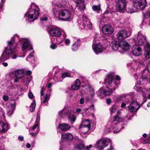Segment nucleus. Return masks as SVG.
<instances>
[{
  "label": "nucleus",
  "mask_w": 150,
  "mask_h": 150,
  "mask_svg": "<svg viewBox=\"0 0 150 150\" xmlns=\"http://www.w3.org/2000/svg\"><path fill=\"white\" fill-rule=\"evenodd\" d=\"M14 39L17 40L18 37L17 35H14L10 41L8 42V46L6 47L0 57V60L4 61L10 58L9 55L15 52V49L16 46V42H14Z\"/></svg>",
  "instance_id": "obj_1"
},
{
  "label": "nucleus",
  "mask_w": 150,
  "mask_h": 150,
  "mask_svg": "<svg viewBox=\"0 0 150 150\" xmlns=\"http://www.w3.org/2000/svg\"><path fill=\"white\" fill-rule=\"evenodd\" d=\"M120 113V111H118L117 112V115L111 119V120L112 122L111 125L112 127L111 126V128L110 129L109 127L107 126V127L109 128L107 131L108 132L111 131L112 128L114 133H117L121 129H124V127L122 126L123 124L122 122L123 119L119 115Z\"/></svg>",
  "instance_id": "obj_2"
},
{
  "label": "nucleus",
  "mask_w": 150,
  "mask_h": 150,
  "mask_svg": "<svg viewBox=\"0 0 150 150\" xmlns=\"http://www.w3.org/2000/svg\"><path fill=\"white\" fill-rule=\"evenodd\" d=\"M114 74H108L106 78L105 79L104 83L105 85L108 84L106 86L107 88L109 89L108 91H105V96L111 95L112 92L118 87V85L115 80L114 79Z\"/></svg>",
  "instance_id": "obj_3"
},
{
  "label": "nucleus",
  "mask_w": 150,
  "mask_h": 150,
  "mask_svg": "<svg viewBox=\"0 0 150 150\" xmlns=\"http://www.w3.org/2000/svg\"><path fill=\"white\" fill-rule=\"evenodd\" d=\"M40 14V9L35 3H31L28 11L25 14V17L27 18L29 21H33L38 18Z\"/></svg>",
  "instance_id": "obj_4"
},
{
  "label": "nucleus",
  "mask_w": 150,
  "mask_h": 150,
  "mask_svg": "<svg viewBox=\"0 0 150 150\" xmlns=\"http://www.w3.org/2000/svg\"><path fill=\"white\" fill-rule=\"evenodd\" d=\"M50 34L52 36L57 37V43L61 44L66 37V35L64 31L57 26H53L50 31Z\"/></svg>",
  "instance_id": "obj_5"
},
{
  "label": "nucleus",
  "mask_w": 150,
  "mask_h": 150,
  "mask_svg": "<svg viewBox=\"0 0 150 150\" xmlns=\"http://www.w3.org/2000/svg\"><path fill=\"white\" fill-rule=\"evenodd\" d=\"M17 35L18 37V40H16L14 39V42H16V46H17V43L18 41H19L21 43V42H23L22 46V50L23 51V52H25L24 51L27 49H33V48L30 41L27 38H20L19 35ZM25 52L26 53V52Z\"/></svg>",
  "instance_id": "obj_6"
},
{
  "label": "nucleus",
  "mask_w": 150,
  "mask_h": 150,
  "mask_svg": "<svg viewBox=\"0 0 150 150\" xmlns=\"http://www.w3.org/2000/svg\"><path fill=\"white\" fill-rule=\"evenodd\" d=\"M57 7H55L54 8H53L54 13L55 16H56L57 15H58L59 18L61 20L63 21L66 20L69 18L71 13L69 11L67 10H62L57 14L58 11L56 10Z\"/></svg>",
  "instance_id": "obj_7"
},
{
  "label": "nucleus",
  "mask_w": 150,
  "mask_h": 150,
  "mask_svg": "<svg viewBox=\"0 0 150 150\" xmlns=\"http://www.w3.org/2000/svg\"><path fill=\"white\" fill-rule=\"evenodd\" d=\"M98 35H97L94 38L92 46L93 49L96 54L102 52L105 49L103 46L97 40Z\"/></svg>",
  "instance_id": "obj_8"
},
{
  "label": "nucleus",
  "mask_w": 150,
  "mask_h": 150,
  "mask_svg": "<svg viewBox=\"0 0 150 150\" xmlns=\"http://www.w3.org/2000/svg\"><path fill=\"white\" fill-rule=\"evenodd\" d=\"M128 4L126 0H119L117 3L116 7L117 11L124 13L126 11V8Z\"/></svg>",
  "instance_id": "obj_9"
},
{
  "label": "nucleus",
  "mask_w": 150,
  "mask_h": 150,
  "mask_svg": "<svg viewBox=\"0 0 150 150\" xmlns=\"http://www.w3.org/2000/svg\"><path fill=\"white\" fill-rule=\"evenodd\" d=\"M122 98H125V100L123 101L125 102L127 105L129 104L132 100H136V99L134 94L132 93L126 95H123L122 96H118L117 97V98L119 100H122Z\"/></svg>",
  "instance_id": "obj_10"
},
{
  "label": "nucleus",
  "mask_w": 150,
  "mask_h": 150,
  "mask_svg": "<svg viewBox=\"0 0 150 150\" xmlns=\"http://www.w3.org/2000/svg\"><path fill=\"white\" fill-rule=\"evenodd\" d=\"M40 116L39 113H37V117L36 119V121L35 122V125L32 127H30L29 128L30 131H33L35 129H36V131L35 133L32 132L30 133V134L32 136H35L40 131V129L38 127L39 125V122L40 119Z\"/></svg>",
  "instance_id": "obj_11"
},
{
  "label": "nucleus",
  "mask_w": 150,
  "mask_h": 150,
  "mask_svg": "<svg viewBox=\"0 0 150 150\" xmlns=\"http://www.w3.org/2000/svg\"><path fill=\"white\" fill-rule=\"evenodd\" d=\"M82 19L83 22L82 25L80 24L79 25L80 28L81 29H83L88 28L89 29H91L92 27V24L85 14L82 15Z\"/></svg>",
  "instance_id": "obj_12"
},
{
  "label": "nucleus",
  "mask_w": 150,
  "mask_h": 150,
  "mask_svg": "<svg viewBox=\"0 0 150 150\" xmlns=\"http://www.w3.org/2000/svg\"><path fill=\"white\" fill-rule=\"evenodd\" d=\"M109 142L108 139H101L97 141L95 146L97 148L103 149L108 145Z\"/></svg>",
  "instance_id": "obj_13"
},
{
  "label": "nucleus",
  "mask_w": 150,
  "mask_h": 150,
  "mask_svg": "<svg viewBox=\"0 0 150 150\" xmlns=\"http://www.w3.org/2000/svg\"><path fill=\"white\" fill-rule=\"evenodd\" d=\"M143 103H142L140 105L137 102L136 100H132L128 106V110L131 112H137L138 109L143 104Z\"/></svg>",
  "instance_id": "obj_14"
},
{
  "label": "nucleus",
  "mask_w": 150,
  "mask_h": 150,
  "mask_svg": "<svg viewBox=\"0 0 150 150\" xmlns=\"http://www.w3.org/2000/svg\"><path fill=\"white\" fill-rule=\"evenodd\" d=\"M146 4V0H141L134 1L133 5L136 9H141L145 7Z\"/></svg>",
  "instance_id": "obj_15"
},
{
  "label": "nucleus",
  "mask_w": 150,
  "mask_h": 150,
  "mask_svg": "<svg viewBox=\"0 0 150 150\" xmlns=\"http://www.w3.org/2000/svg\"><path fill=\"white\" fill-rule=\"evenodd\" d=\"M130 33L122 30L119 31L117 34V37L118 40H122V39L128 37L130 35Z\"/></svg>",
  "instance_id": "obj_16"
},
{
  "label": "nucleus",
  "mask_w": 150,
  "mask_h": 150,
  "mask_svg": "<svg viewBox=\"0 0 150 150\" xmlns=\"http://www.w3.org/2000/svg\"><path fill=\"white\" fill-rule=\"evenodd\" d=\"M139 45H135L133 46L132 52L134 55L138 56L142 54V49L140 47Z\"/></svg>",
  "instance_id": "obj_17"
},
{
  "label": "nucleus",
  "mask_w": 150,
  "mask_h": 150,
  "mask_svg": "<svg viewBox=\"0 0 150 150\" xmlns=\"http://www.w3.org/2000/svg\"><path fill=\"white\" fill-rule=\"evenodd\" d=\"M134 89L137 92L140 93V94H142L144 98H145V99L143 103L146 102V98L147 96L146 94L149 91V89H143L141 88L140 87H138L137 86H135L134 87Z\"/></svg>",
  "instance_id": "obj_18"
},
{
  "label": "nucleus",
  "mask_w": 150,
  "mask_h": 150,
  "mask_svg": "<svg viewBox=\"0 0 150 150\" xmlns=\"http://www.w3.org/2000/svg\"><path fill=\"white\" fill-rule=\"evenodd\" d=\"M102 31L104 35H107L111 34L113 30L110 25H105L102 27Z\"/></svg>",
  "instance_id": "obj_19"
},
{
  "label": "nucleus",
  "mask_w": 150,
  "mask_h": 150,
  "mask_svg": "<svg viewBox=\"0 0 150 150\" xmlns=\"http://www.w3.org/2000/svg\"><path fill=\"white\" fill-rule=\"evenodd\" d=\"M44 91V89L42 87L40 91V98L41 104L47 103L49 100V97L47 94L44 95L43 93Z\"/></svg>",
  "instance_id": "obj_20"
},
{
  "label": "nucleus",
  "mask_w": 150,
  "mask_h": 150,
  "mask_svg": "<svg viewBox=\"0 0 150 150\" xmlns=\"http://www.w3.org/2000/svg\"><path fill=\"white\" fill-rule=\"evenodd\" d=\"M145 51L144 53V56L146 59L150 58V44L148 43H146L144 46Z\"/></svg>",
  "instance_id": "obj_21"
},
{
  "label": "nucleus",
  "mask_w": 150,
  "mask_h": 150,
  "mask_svg": "<svg viewBox=\"0 0 150 150\" xmlns=\"http://www.w3.org/2000/svg\"><path fill=\"white\" fill-rule=\"evenodd\" d=\"M136 39V38H135ZM136 40H137L138 42V45H142L144 42L146 41V39L144 36L142 35L141 33L139 32L137 36Z\"/></svg>",
  "instance_id": "obj_22"
},
{
  "label": "nucleus",
  "mask_w": 150,
  "mask_h": 150,
  "mask_svg": "<svg viewBox=\"0 0 150 150\" xmlns=\"http://www.w3.org/2000/svg\"><path fill=\"white\" fill-rule=\"evenodd\" d=\"M142 66H143V64L139 61H134L131 64L132 68L134 71H136Z\"/></svg>",
  "instance_id": "obj_23"
},
{
  "label": "nucleus",
  "mask_w": 150,
  "mask_h": 150,
  "mask_svg": "<svg viewBox=\"0 0 150 150\" xmlns=\"http://www.w3.org/2000/svg\"><path fill=\"white\" fill-rule=\"evenodd\" d=\"M61 137L62 139L69 141L72 140L73 138V136L70 133H64L62 134Z\"/></svg>",
  "instance_id": "obj_24"
},
{
  "label": "nucleus",
  "mask_w": 150,
  "mask_h": 150,
  "mask_svg": "<svg viewBox=\"0 0 150 150\" xmlns=\"http://www.w3.org/2000/svg\"><path fill=\"white\" fill-rule=\"evenodd\" d=\"M120 47L125 51L128 50L130 48L129 44L125 40L120 42Z\"/></svg>",
  "instance_id": "obj_25"
},
{
  "label": "nucleus",
  "mask_w": 150,
  "mask_h": 150,
  "mask_svg": "<svg viewBox=\"0 0 150 150\" xmlns=\"http://www.w3.org/2000/svg\"><path fill=\"white\" fill-rule=\"evenodd\" d=\"M8 129V124L0 121V132H6Z\"/></svg>",
  "instance_id": "obj_26"
},
{
  "label": "nucleus",
  "mask_w": 150,
  "mask_h": 150,
  "mask_svg": "<svg viewBox=\"0 0 150 150\" xmlns=\"http://www.w3.org/2000/svg\"><path fill=\"white\" fill-rule=\"evenodd\" d=\"M58 128L62 131H66L70 128L71 126L69 124L62 123L59 125Z\"/></svg>",
  "instance_id": "obj_27"
},
{
  "label": "nucleus",
  "mask_w": 150,
  "mask_h": 150,
  "mask_svg": "<svg viewBox=\"0 0 150 150\" xmlns=\"http://www.w3.org/2000/svg\"><path fill=\"white\" fill-rule=\"evenodd\" d=\"M111 46L112 49L115 51L118 50L120 51L119 49L120 47V42L117 41H114L111 44Z\"/></svg>",
  "instance_id": "obj_28"
},
{
  "label": "nucleus",
  "mask_w": 150,
  "mask_h": 150,
  "mask_svg": "<svg viewBox=\"0 0 150 150\" xmlns=\"http://www.w3.org/2000/svg\"><path fill=\"white\" fill-rule=\"evenodd\" d=\"M67 116L68 117V119L71 123H73L76 121V117L75 115L72 113L71 111H69L67 112Z\"/></svg>",
  "instance_id": "obj_29"
},
{
  "label": "nucleus",
  "mask_w": 150,
  "mask_h": 150,
  "mask_svg": "<svg viewBox=\"0 0 150 150\" xmlns=\"http://www.w3.org/2000/svg\"><path fill=\"white\" fill-rule=\"evenodd\" d=\"M16 105L15 104L13 103L7 109V114L8 115L10 116L12 115L13 112L15 109Z\"/></svg>",
  "instance_id": "obj_30"
},
{
  "label": "nucleus",
  "mask_w": 150,
  "mask_h": 150,
  "mask_svg": "<svg viewBox=\"0 0 150 150\" xmlns=\"http://www.w3.org/2000/svg\"><path fill=\"white\" fill-rule=\"evenodd\" d=\"M18 48L17 46H16V47L15 48V52H14L13 53H12L11 54V59H15L17 58V57H24L25 56L26 54L25 52H23V54L24 55H23L22 56H20L19 55V53L18 52L17 50H16V48Z\"/></svg>",
  "instance_id": "obj_31"
},
{
  "label": "nucleus",
  "mask_w": 150,
  "mask_h": 150,
  "mask_svg": "<svg viewBox=\"0 0 150 150\" xmlns=\"http://www.w3.org/2000/svg\"><path fill=\"white\" fill-rule=\"evenodd\" d=\"M14 74L16 78L21 79L24 76V72L22 70H16L15 71Z\"/></svg>",
  "instance_id": "obj_32"
},
{
  "label": "nucleus",
  "mask_w": 150,
  "mask_h": 150,
  "mask_svg": "<svg viewBox=\"0 0 150 150\" xmlns=\"http://www.w3.org/2000/svg\"><path fill=\"white\" fill-rule=\"evenodd\" d=\"M84 0H77L76 1L77 6L79 7L80 10L84 9L85 8V5L84 4Z\"/></svg>",
  "instance_id": "obj_33"
},
{
  "label": "nucleus",
  "mask_w": 150,
  "mask_h": 150,
  "mask_svg": "<svg viewBox=\"0 0 150 150\" xmlns=\"http://www.w3.org/2000/svg\"><path fill=\"white\" fill-rule=\"evenodd\" d=\"M90 128L88 127H85L81 125H80L79 126V129L81 132V134H85L88 131Z\"/></svg>",
  "instance_id": "obj_34"
},
{
  "label": "nucleus",
  "mask_w": 150,
  "mask_h": 150,
  "mask_svg": "<svg viewBox=\"0 0 150 150\" xmlns=\"http://www.w3.org/2000/svg\"><path fill=\"white\" fill-rule=\"evenodd\" d=\"M81 85V82L79 79H77L75 82L74 85L71 86V88L74 90H76L78 89Z\"/></svg>",
  "instance_id": "obj_35"
},
{
  "label": "nucleus",
  "mask_w": 150,
  "mask_h": 150,
  "mask_svg": "<svg viewBox=\"0 0 150 150\" xmlns=\"http://www.w3.org/2000/svg\"><path fill=\"white\" fill-rule=\"evenodd\" d=\"M85 148V145L83 144H76L74 145V150H83Z\"/></svg>",
  "instance_id": "obj_36"
},
{
  "label": "nucleus",
  "mask_w": 150,
  "mask_h": 150,
  "mask_svg": "<svg viewBox=\"0 0 150 150\" xmlns=\"http://www.w3.org/2000/svg\"><path fill=\"white\" fill-rule=\"evenodd\" d=\"M105 90L104 87H101L97 92V95L99 97H103L105 96Z\"/></svg>",
  "instance_id": "obj_37"
},
{
  "label": "nucleus",
  "mask_w": 150,
  "mask_h": 150,
  "mask_svg": "<svg viewBox=\"0 0 150 150\" xmlns=\"http://www.w3.org/2000/svg\"><path fill=\"white\" fill-rule=\"evenodd\" d=\"M69 111H68L66 110L63 109L59 113V115L60 117L64 118L66 116H67V112H69Z\"/></svg>",
  "instance_id": "obj_38"
},
{
  "label": "nucleus",
  "mask_w": 150,
  "mask_h": 150,
  "mask_svg": "<svg viewBox=\"0 0 150 150\" xmlns=\"http://www.w3.org/2000/svg\"><path fill=\"white\" fill-rule=\"evenodd\" d=\"M80 125L85 126L90 128L91 123L89 120H86L85 121H83Z\"/></svg>",
  "instance_id": "obj_39"
},
{
  "label": "nucleus",
  "mask_w": 150,
  "mask_h": 150,
  "mask_svg": "<svg viewBox=\"0 0 150 150\" xmlns=\"http://www.w3.org/2000/svg\"><path fill=\"white\" fill-rule=\"evenodd\" d=\"M36 106V103L35 100L33 101L30 107V111L33 112L35 109Z\"/></svg>",
  "instance_id": "obj_40"
},
{
  "label": "nucleus",
  "mask_w": 150,
  "mask_h": 150,
  "mask_svg": "<svg viewBox=\"0 0 150 150\" xmlns=\"http://www.w3.org/2000/svg\"><path fill=\"white\" fill-rule=\"evenodd\" d=\"M78 44L77 42H75L72 45V50L73 51H76L78 50Z\"/></svg>",
  "instance_id": "obj_41"
},
{
  "label": "nucleus",
  "mask_w": 150,
  "mask_h": 150,
  "mask_svg": "<svg viewBox=\"0 0 150 150\" xmlns=\"http://www.w3.org/2000/svg\"><path fill=\"white\" fill-rule=\"evenodd\" d=\"M92 8L94 11H99L100 10V5H94L92 7Z\"/></svg>",
  "instance_id": "obj_42"
},
{
  "label": "nucleus",
  "mask_w": 150,
  "mask_h": 150,
  "mask_svg": "<svg viewBox=\"0 0 150 150\" xmlns=\"http://www.w3.org/2000/svg\"><path fill=\"white\" fill-rule=\"evenodd\" d=\"M117 110V107L115 105H114L111 107L110 108V110L111 113L115 112Z\"/></svg>",
  "instance_id": "obj_43"
},
{
  "label": "nucleus",
  "mask_w": 150,
  "mask_h": 150,
  "mask_svg": "<svg viewBox=\"0 0 150 150\" xmlns=\"http://www.w3.org/2000/svg\"><path fill=\"white\" fill-rule=\"evenodd\" d=\"M126 11L128 13H132L134 12V11L133 8L132 7H127L126 8Z\"/></svg>",
  "instance_id": "obj_44"
},
{
  "label": "nucleus",
  "mask_w": 150,
  "mask_h": 150,
  "mask_svg": "<svg viewBox=\"0 0 150 150\" xmlns=\"http://www.w3.org/2000/svg\"><path fill=\"white\" fill-rule=\"evenodd\" d=\"M68 142H66V141H64V142H62V141H61V142H60V149L61 150H62L61 149L62 148V147H63V146H64V145L66 147L67 146V145H65V144H68Z\"/></svg>",
  "instance_id": "obj_45"
},
{
  "label": "nucleus",
  "mask_w": 150,
  "mask_h": 150,
  "mask_svg": "<svg viewBox=\"0 0 150 150\" xmlns=\"http://www.w3.org/2000/svg\"><path fill=\"white\" fill-rule=\"evenodd\" d=\"M70 76V74L67 72H65L62 75V78H64L66 77H69Z\"/></svg>",
  "instance_id": "obj_46"
},
{
  "label": "nucleus",
  "mask_w": 150,
  "mask_h": 150,
  "mask_svg": "<svg viewBox=\"0 0 150 150\" xmlns=\"http://www.w3.org/2000/svg\"><path fill=\"white\" fill-rule=\"evenodd\" d=\"M99 23L100 25V26H102V25L104 24V20L102 18H100L99 20Z\"/></svg>",
  "instance_id": "obj_47"
},
{
  "label": "nucleus",
  "mask_w": 150,
  "mask_h": 150,
  "mask_svg": "<svg viewBox=\"0 0 150 150\" xmlns=\"http://www.w3.org/2000/svg\"><path fill=\"white\" fill-rule=\"evenodd\" d=\"M85 88L87 89L90 92H91V91H94V89H93V88L89 85H86L85 86Z\"/></svg>",
  "instance_id": "obj_48"
},
{
  "label": "nucleus",
  "mask_w": 150,
  "mask_h": 150,
  "mask_svg": "<svg viewBox=\"0 0 150 150\" xmlns=\"http://www.w3.org/2000/svg\"><path fill=\"white\" fill-rule=\"evenodd\" d=\"M147 59L145 61V62L146 63V64L145 65V64L144 63H143V64L144 66L146 67V68L148 70H149L150 69V65L149 64V61H148V62H147Z\"/></svg>",
  "instance_id": "obj_49"
},
{
  "label": "nucleus",
  "mask_w": 150,
  "mask_h": 150,
  "mask_svg": "<svg viewBox=\"0 0 150 150\" xmlns=\"http://www.w3.org/2000/svg\"><path fill=\"white\" fill-rule=\"evenodd\" d=\"M6 0H1V3L0 4V11L2 10L3 6Z\"/></svg>",
  "instance_id": "obj_50"
},
{
  "label": "nucleus",
  "mask_w": 150,
  "mask_h": 150,
  "mask_svg": "<svg viewBox=\"0 0 150 150\" xmlns=\"http://www.w3.org/2000/svg\"><path fill=\"white\" fill-rule=\"evenodd\" d=\"M40 20L41 21H46L47 20V16H43L41 18Z\"/></svg>",
  "instance_id": "obj_51"
},
{
  "label": "nucleus",
  "mask_w": 150,
  "mask_h": 150,
  "mask_svg": "<svg viewBox=\"0 0 150 150\" xmlns=\"http://www.w3.org/2000/svg\"><path fill=\"white\" fill-rule=\"evenodd\" d=\"M57 47V45L55 44H53L50 45V47L52 49H55Z\"/></svg>",
  "instance_id": "obj_52"
},
{
  "label": "nucleus",
  "mask_w": 150,
  "mask_h": 150,
  "mask_svg": "<svg viewBox=\"0 0 150 150\" xmlns=\"http://www.w3.org/2000/svg\"><path fill=\"white\" fill-rule=\"evenodd\" d=\"M34 55V53L33 52H32L31 53L29 54L27 57L26 58V60L27 61H28V58H30L32 57Z\"/></svg>",
  "instance_id": "obj_53"
},
{
  "label": "nucleus",
  "mask_w": 150,
  "mask_h": 150,
  "mask_svg": "<svg viewBox=\"0 0 150 150\" xmlns=\"http://www.w3.org/2000/svg\"><path fill=\"white\" fill-rule=\"evenodd\" d=\"M81 79L82 82L85 83L87 85V84L88 83V82L85 78L83 77H82L81 78Z\"/></svg>",
  "instance_id": "obj_54"
},
{
  "label": "nucleus",
  "mask_w": 150,
  "mask_h": 150,
  "mask_svg": "<svg viewBox=\"0 0 150 150\" xmlns=\"http://www.w3.org/2000/svg\"><path fill=\"white\" fill-rule=\"evenodd\" d=\"M3 99L5 101H7L8 99V97L6 95H4L3 97Z\"/></svg>",
  "instance_id": "obj_55"
},
{
  "label": "nucleus",
  "mask_w": 150,
  "mask_h": 150,
  "mask_svg": "<svg viewBox=\"0 0 150 150\" xmlns=\"http://www.w3.org/2000/svg\"><path fill=\"white\" fill-rule=\"evenodd\" d=\"M4 112L2 111V109L0 108V117H4Z\"/></svg>",
  "instance_id": "obj_56"
},
{
  "label": "nucleus",
  "mask_w": 150,
  "mask_h": 150,
  "mask_svg": "<svg viewBox=\"0 0 150 150\" xmlns=\"http://www.w3.org/2000/svg\"><path fill=\"white\" fill-rule=\"evenodd\" d=\"M4 112L2 111V109L0 108V117H4Z\"/></svg>",
  "instance_id": "obj_57"
},
{
  "label": "nucleus",
  "mask_w": 150,
  "mask_h": 150,
  "mask_svg": "<svg viewBox=\"0 0 150 150\" xmlns=\"http://www.w3.org/2000/svg\"><path fill=\"white\" fill-rule=\"evenodd\" d=\"M28 95L29 98L30 99H32L33 97V95L31 92L29 93Z\"/></svg>",
  "instance_id": "obj_58"
},
{
  "label": "nucleus",
  "mask_w": 150,
  "mask_h": 150,
  "mask_svg": "<svg viewBox=\"0 0 150 150\" xmlns=\"http://www.w3.org/2000/svg\"><path fill=\"white\" fill-rule=\"evenodd\" d=\"M70 42V40L69 39H66L65 41V44L67 45H69Z\"/></svg>",
  "instance_id": "obj_59"
},
{
  "label": "nucleus",
  "mask_w": 150,
  "mask_h": 150,
  "mask_svg": "<svg viewBox=\"0 0 150 150\" xmlns=\"http://www.w3.org/2000/svg\"><path fill=\"white\" fill-rule=\"evenodd\" d=\"M126 105L127 104L126 103H125V102H124L123 101L122 103L121 107L122 108H125Z\"/></svg>",
  "instance_id": "obj_60"
},
{
  "label": "nucleus",
  "mask_w": 150,
  "mask_h": 150,
  "mask_svg": "<svg viewBox=\"0 0 150 150\" xmlns=\"http://www.w3.org/2000/svg\"><path fill=\"white\" fill-rule=\"evenodd\" d=\"M84 103V99L83 98H81L80 100V104H82Z\"/></svg>",
  "instance_id": "obj_61"
},
{
  "label": "nucleus",
  "mask_w": 150,
  "mask_h": 150,
  "mask_svg": "<svg viewBox=\"0 0 150 150\" xmlns=\"http://www.w3.org/2000/svg\"><path fill=\"white\" fill-rule=\"evenodd\" d=\"M90 96L91 97H93L95 96L94 90L90 92Z\"/></svg>",
  "instance_id": "obj_62"
},
{
  "label": "nucleus",
  "mask_w": 150,
  "mask_h": 150,
  "mask_svg": "<svg viewBox=\"0 0 150 150\" xmlns=\"http://www.w3.org/2000/svg\"><path fill=\"white\" fill-rule=\"evenodd\" d=\"M106 102L109 105L111 103V99L110 98L106 99Z\"/></svg>",
  "instance_id": "obj_63"
},
{
  "label": "nucleus",
  "mask_w": 150,
  "mask_h": 150,
  "mask_svg": "<svg viewBox=\"0 0 150 150\" xmlns=\"http://www.w3.org/2000/svg\"><path fill=\"white\" fill-rule=\"evenodd\" d=\"M92 147V145L91 144H90L88 146H86V149L87 150H89L90 148H91Z\"/></svg>",
  "instance_id": "obj_64"
}]
</instances>
